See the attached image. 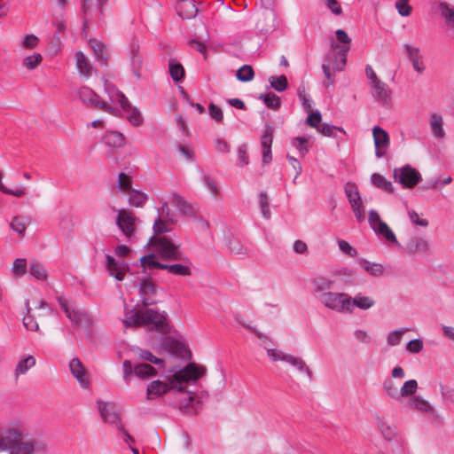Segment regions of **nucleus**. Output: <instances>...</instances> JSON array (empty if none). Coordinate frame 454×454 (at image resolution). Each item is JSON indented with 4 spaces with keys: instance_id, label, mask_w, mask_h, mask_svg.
Instances as JSON below:
<instances>
[{
    "instance_id": "2",
    "label": "nucleus",
    "mask_w": 454,
    "mask_h": 454,
    "mask_svg": "<svg viewBox=\"0 0 454 454\" xmlns=\"http://www.w3.org/2000/svg\"><path fill=\"white\" fill-rule=\"evenodd\" d=\"M206 372L202 366H197L195 364L191 363L184 369L175 372L173 377L170 379L171 388H175V401L172 403L174 407L178 408L181 411L188 414L196 413V411H192L191 405L193 403V396L184 391L183 387L184 383L190 381H196Z\"/></svg>"
},
{
    "instance_id": "23",
    "label": "nucleus",
    "mask_w": 454,
    "mask_h": 454,
    "mask_svg": "<svg viewBox=\"0 0 454 454\" xmlns=\"http://www.w3.org/2000/svg\"><path fill=\"white\" fill-rule=\"evenodd\" d=\"M105 90L108 94L111 101L118 102L123 111L130 109V104L125 95L121 92L114 85L109 84L106 81L105 82Z\"/></svg>"
},
{
    "instance_id": "39",
    "label": "nucleus",
    "mask_w": 454,
    "mask_h": 454,
    "mask_svg": "<svg viewBox=\"0 0 454 454\" xmlns=\"http://www.w3.org/2000/svg\"><path fill=\"white\" fill-rule=\"evenodd\" d=\"M168 69L170 76L174 82H178L183 81L184 77V69L179 62L173 59H169Z\"/></svg>"
},
{
    "instance_id": "25",
    "label": "nucleus",
    "mask_w": 454,
    "mask_h": 454,
    "mask_svg": "<svg viewBox=\"0 0 454 454\" xmlns=\"http://www.w3.org/2000/svg\"><path fill=\"white\" fill-rule=\"evenodd\" d=\"M138 45L132 44L130 49V66L134 76L140 78L142 69L144 66L143 57L138 51Z\"/></svg>"
},
{
    "instance_id": "34",
    "label": "nucleus",
    "mask_w": 454,
    "mask_h": 454,
    "mask_svg": "<svg viewBox=\"0 0 454 454\" xmlns=\"http://www.w3.org/2000/svg\"><path fill=\"white\" fill-rule=\"evenodd\" d=\"M408 404L411 408H413L417 411H419L421 412L430 413V414L434 413V409L433 408V406L427 400L422 398L421 396H419V395L412 396L411 398L409 399Z\"/></svg>"
},
{
    "instance_id": "26",
    "label": "nucleus",
    "mask_w": 454,
    "mask_h": 454,
    "mask_svg": "<svg viewBox=\"0 0 454 454\" xmlns=\"http://www.w3.org/2000/svg\"><path fill=\"white\" fill-rule=\"evenodd\" d=\"M405 52L407 57L412 63V67L418 73H422L425 69L422 56L419 53V49L413 47L410 44H404Z\"/></svg>"
},
{
    "instance_id": "24",
    "label": "nucleus",
    "mask_w": 454,
    "mask_h": 454,
    "mask_svg": "<svg viewBox=\"0 0 454 454\" xmlns=\"http://www.w3.org/2000/svg\"><path fill=\"white\" fill-rule=\"evenodd\" d=\"M176 11L183 19H192L198 13L194 0H179L176 4Z\"/></svg>"
},
{
    "instance_id": "61",
    "label": "nucleus",
    "mask_w": 454,
    "mask_h": 454,
    "mask_svg": "<svg viewBox=\"0 0 454 454\" xmlns=\"http://www.w3.org/2000/svg\"><path fill=\"white\" fill-rule=\"evenodd\" d=\"M266 349H267L268 356L274 362L283 361V362L286 363L288 356L290 355V354H286V353L282 352L281 350L275 349V348H266Z\"/></svg>"
},
{
    "instance_id": "19",
    "label": "nucleus",
    "mask_w": 454,
    "mask_h": 454,
    "mask_svg": "<svg viewBox=\"0 0 454 454\" xmlns=\"http://www.w3.org/2000/svg\"><path fill=\"white\" fill-rule=\"evenodd\" d=\"M69 369L82 388L90 386L89 373L79 358H73L70 361Z\"/></svg>"
},
{
    "instance_id": "53",
    "label": "nucleus",
    "mask_w": 454,
    "mask_h": 454,
    "mask_svg": "<svg viewBox=\"0 0 454 454\" xmlns=\"http://www.w3.org/2000/svg\"><path fill=\"white\" fill-rule=\"evenodd\" d=\"M43 60L41 54L34 53L32 55L27 56L23 59V66L28 70L35 69Z\"/></svg>"
},
{
    "instance_id": "27",
    "label": "nucleus",
    "mask_w": 454,
    "mask_h": 454,
    "mask_svg": "<svg viewBox=\"0 0 454 454\" xmlns=\"http://www.w3.org/2000/svg\"><path fill=\"white\" fill-rule=\"evenodd\" d=\"M90 45L94 51L98 62L102 66H106L109 58L106 46L96 39H90Z\"/></svg>"
},
{
    "instance_id": "64",
    "label": "nucleus",
    "mask_w": 454,
    "mask_h": 454,
    "mask_svg": "<svg viewBox=\"0 0 454 454\" xmlns=\"http://www.w3.org/2000/svg\"><path fill=\"white\" fill-rule=\"evenodd\" d=\"M440 9L446 21L454 26V10L450 8L445 3L440 4Z\"/></svg>"
},
{
    "instance_id": "10",
    "label": "nucleus",
    "mask_w": 454,
    "mask_h": 454,
    "mask_svg": "<svg viewBox=\"0 0 454 454\" xmlns=\"http://www.w3.org/2000/svg\"><path fill=\"white\" fill-rule=\"evenodd\" d=\"M113 209L117 213L115 223L119 231L127 239H133L136 232V225L137 221V217L133 215L132 212L127 209H116L115 207H113Z\"/></svg>"
},
{
    "instance_id": "44",
    "label": "nucleus",
    "mask_w": 454,
    "mask_h": 454,
    "mask_svg": "<svg viewBox=\"0 0 454 454\" xmlns=\"http://www.w3.org/2000/svg\"><path fill=\"white\" fill-rule=\"evenodd\" d=\"M344 192L350 205L362 200L357 186L355 184L347 183L344 187Z\"/></svg>"
},
{
    "instance_id": "36",
    "label": "nucleus",
    "mask_w": 454,
    "mask_h": 454,
    "mask_svg": "<svg viewBox=\"0 0 454 454\" xmlns=\"http://www.w3.org/2000/svg\"><path fill=\"white\" fill-rule=\"evenodd\" d=\"M443 121L441 115L434 114L430 118V128L434 136L437 138H443L445 132L443 129Z\"/></svg>"
},
{
    "instance_id": "5",
    "label": "nucleus",
    "mask_w": 454,
    "mask_h": 454,
    "mask_svg": "<svg viewBox=\"0 0 454 454\" xmlns=\"http://www.w3.org/2000/svg\"><path fill=\"white\" fill-rule=\"evenodd\" d=\"M335 34L337 40L342 43V45L339 46L334 41H333L332 48L338 51L334 56L333 67L330 60L324 61L322 65L325 77L328 81L327 82H325V86L326 88H328L329 85H333L334 73L336 71L343 70L347 62V53L350 50L351 39L348 34L342 29H338Z\"/></svg>"
},
{
    "instance_id": "40",
    "label": "nucleus",
    "mask_w": 454,
    "mask_h": 454,
    "mask_svg": "<svg viewBox=\"0 0 454 454\" xmlns=\"http://www.w3.org/2000/svg\"><path fill=\"white\" fill-rule=\"evenodd\" d=\"M147 200L148 196L141 191L133 189L129 192V203L132 207H142Z\"/></svg>"
},
{
    "instance_id": "43",
    "label": "nucleus",
    "mask_w": 454,
    "mask_h": 454,
    "mask_svg": "<svg viewBox=\"0 0 454 454\" xmlns=\"http://www.w3.org/2000/svg\"><path fill=\"white\" fill-rule=\"evenodd\" d=\"M360 264L363 269L372 276L379 277L384 272V267L380 263L372 262L367 260H361Z\"/></svg>"
},
{
    "instance_id": "38",
    "label": "nucleus",
    "mask_w": 454,
    "mask_h": 454,
    "mask_svg": "<svg viewBox=\"0 0 454 454\" xmlns=\"http://www.w3.org/2000/svg\"><path fill=\"white\" fill-rule=\"evenodd\" d=\"M157 371L148 364H137L134 365V374L142 380L156 375Z\"/></svg>"
},
{
    "instance_id": "42",
    "label": "nucleus",
    "mask_w": 454,
    "mask_h": 454,
    "mask_svg": "<svg viewBox=\"0 0 454 454\" xmlns=\"http://www.w3.org/2000/svg\"><path fill=\"white\" fill-rule=\"evenodd\" d=\"M383 390L385 392V394L394 399V400H399L400 399V393H399V388L397 387V385L395 383V381L390 379V378H387L384 382H383Z\"/></svg>"
},
{
    "instance_id": "51",
    "label": "nucleus",
    "mask_w": 454,
    "mask_h": 454,
    "mask_svg": "<svg viewBox=\"0 0 454 454\" xmlns=\"http://www.w3.org/2000/svg\"><path fill=\"white\" fill-rule=\"evenodd\" d=\"M254 72L251 66L244 65L241 67L236 74L238 80L241 82H249L254 79Z\"/></svg>"
},
{
    "instance_id": "41",
    "label": "nucleus",
    "mask_w": 454,
    "mask_h": 454,
    "mask_svg": "<svg viewBox=\"0 0 454 454\" xmlns=\"http://www.w3.org/2000/svg\"><path fill=\"white\" fill-rule=\"evenodd\" d=\"M372 184L380 189H383L384 191L392 193L394 192V186L392 183L388 180H387L383 176L380 174L374 173L372 175Z\"/></svg>"
},
{
    "instance_id": "49",
    "label": "nucleus",
    "mask_w": 454,
    "mask_h": 454,
    "mask_svg": "<svg viewBox=\"0 0 454 454\" xmlns=\"http://www.w3.org/2000/svg\"><path fill=\"white\" fill-rule=\"evenodd\" d=\"M271 88L278 92H282L287 88V79L285 75L270 76L269 78Z\"/></svg>"
},
{
    "instance_id": "48",
    "label": "nucleus",
    "mask_w": 454,
    "mask_h": 454,
    "mask_svg": "<svg viewBox=\"0 0 454 454\" xmlns=\"http://www.w3.org/2000/svg\"><path fill=\"white\" fill-rule=\"evenodd\" d=\"M30 274L38 280H44L47 278L45 268L36 261H33L30 264Z\"/></svg>"
},
{
    "instance_id": "52",
    "label": "nucleus",
    "mask_w": 454,
    "mask_h": 454,
    "mask_svg": "<svg viewBox=\"0 0 454 454\" xmlns=\"http://www.w3.org/2000/svg\"><path fill=\"white\" fill-rule=\"evenodd\" d=\"M27 225V220L21 216H15L11 223V228L20 235H24Z\"/></svg>"
},
{
    "instance_id": "46",
    "label": "nucleus",
    "mask_w": 454,
    "mask_h": 454,
    "mask_svg": "<svg viewBox=\"0 0 454 454\" xmlns=\"http://www.w3.org/2000/svg\"><path fill=\"white\" fill-rule=\"evenodd\" d=\"M132 176L127 175L126 173H120L118 177V188L119 191L124 193H129L133 189L132 185Z\"/></svg>"
},
{
    "instance_id": "4",
    "label": "nucleus",
    "mask_w": 454,
    "mask_h": 454,
    "mask_svg": "<svg viewBox=\"0 0 454 454\" xmlns=\"http://www.w3.org/2000/svg\"><path fill=\"white\" fill-rule=\"evenodd\" d=\"M122 324L125 327L153 325L152 330L161 333H168L170 332L167 313L152 309L131 310L129 314L126 315Z\"/></svg>"
},
{
    "instance_id": "9",
    "label": "nucleus",
    "mask_w": 454,
    "mask_h": 454,
    "mask_svg": "<svg viewBox=\"0 0 454 454\" xmlns=\"http://www.w3.org/2000/svg\"><path fill=\"white\" fill-rule=\"evenodd\" d=\"M318 297V301L327 309L336 312H352L351 297L343 292H328Z\"/></svg>"
},
{
    "instance_id": "56",
    "label": "nucleus",
    "mask_w": 454,
    "mask_h": 454,
    "mask_svg": "<svg viewBox=\"0 0 454 454\" xmlns=\"http://www.w3.org/2000/svg\"><path fill=\"white\" fill-rule=\"evenodd\" d=\"M138 356L140 359L148 361L152 364L163 366L164 361L160 358L156 357L152 352L145 349H138Z\"/></svg>"
},
{
    "instance_id": "7",
    "label": "nucleus",
    "mask_w": 454,
    "mask_h": 454,
    "mask_svg": "<svg viewBox=\"0 0 454 454\" xmlns=\"http://www.w3.org/2000/svg\"><path fill=\"white\" fill-rule=\"evenodd\" d=\"M12 427L20 430V435L11 441L10 448L7 451L11 454H33L39 450L40 443L35 439H27L28 432L26 426L20 421H12Z\"/></svg>"
},
{
    "instance_id": "12",
    "label": "nucleus",
    "mask_w": 454,
    "mask_h": 454,
    "mask_svg": "<svg viewBox=\"0 0 454 454\" xmlns=\"http://www.w3.org/2000/svg\"><path fill=\"white\" fill-rule=\"evenodd\" d=\"M394 178L403 187L412 188L419 183L421 176L414 168L406 165L394 170Z\"/></svg>"
},
{
    "instance_id": "59",
    "label": "nucleus",
    "mask_w": 454,
    "mask_h": 454,
    "mask_svg": "<svg viewBox=\"0 0 454 454\" xmlns=\"http://www.w3.org/2000/svg\"><path fill=\"white\" fill-rule=\"evenodd\" d=\"M228 248L232 254H235V255H245L246 254V251H245L243 246L236 239H231L229 240Z\"/></svg>"
},
{
    "instance_id": "37",
    "label": "nucleus",
    "mask_w": 454,
    "mask_h": 454,
    "mask_svg": "<svg viewBox=\"0 0 454 454\" xmlns=\"http://www.w3.org/2000/svg\"><path fill=\"white\" fill-rule=\"evenodd\" d=\"M375 304L374 300L372 297L364 296L362 294H357L355 297H351V307H356L360 309H369Z\"/></svg>"
},
{
    "instance_id": "14",
    "label": "nucleus",
    "mask_w": 454,
    "mask_h": 454,
    "mask_svg": "<svg viewBox=\"0 0 454 454\" xmlns=\"http://www.w3.org/2000/svg\"><path fill=\"white\" fill-rule=\"evenodd\" d=\"M273 134L274 128L270 124L266 123L261 137L262 162L264 164L270 162L272 160L271 145L273 143Z\"/></svg>"
},
{
    "instance_id": "6",
    "label": "nucleus",
    "mask_w": 454,
    "mask_h": 454,
    "mask_svg": "<svg viewBox=\"0 0 454 454\" xmlns=\"http://www.w3.org/2000/svg\"><path fill=\"white\" fill-rule=\"evenodd\" d=\"M353 271L348 269H342L333 271L329 275H321L311 280L313 291L318 294H327L332 289H343L347 285L353 282Z\"/></svg>"
},
{
    "instance_id": "54",
    "label": "nucleus",
    "mask_w": 454,
    "mask_h": 454,
    "mask_svg": "<svg viewBox=\"0 0 454 454\" xmlns=\"http://www.w3.org/2000/svg\"><path fill=\"white\" fill-rule=\"evenodd\" d=\"M292 145L298 149L302 157H304L309 150V141L303 137H294L292 141Z\"/></svg>"
},
{
    "instance_id": "35",
    "label": "nucleus",
    "mask_w": 454,
    "mask_h": 454,
    "mask_svg": "<svg viewBox=\"0 0 454 454\" xmlns=\"http://www.w3.org/2000/svg\"><path fill=\"white\" fill-rule=\"evenodd\" d=\"M286 363L295 367L300 372L306 373L309 380L313 378V372L302 358L289 355Z\"/></svg>"
},
{
    "instance_id": "31",
    "label": "nucleus",
    "mask_w": 454,
    "mask_h": 454,
    "mask_svg": "<svg viewBox=\"0 0 454 454\" xmlns=\"http://www.w3.org/2000/svg\"><path fill=\"white\" fill-rule=\"evenodd\" d=\"M35 365V358L33 356H27L22 357L16 365L14 370V378L16 380L20 375L26 374L29 369Z\"/></svg>"
},
{
    "instance_id": "50",
    "label": "nucleus",
    "mask_w": 454,
    "mask_h": 454,
    "mask_svg": "<svg viewBox=\"0 0 454 454\" xmlns=\"http://www.w3.org/2000/svg\"><path fill=\"white\" fill-rule=\"evenodd\" d=\"M318 131L324 136L333 137H337L338 131L344 135L346 134V131L344 130V129H342L340 127L334 126V125H331L328 123H323L319 127Z\"/></svg>"
},
{
    "instance_id": "58",
    "label": "nucleus",
    "mask_w": 454,
    "mask_h": 454,
    "mask_svg": "<svg viewBox=\"0 0 454 454\" xmlns=\"http://www.w3.org/2000/svg\"><path fill=\"white\" fill-rule=\"evenodd\" d=\"M127 113H129L127 116V119L133 126H140L143 122V117L140 114V112L136 108L132 107L130 106V109L126 111Z\"/></svg>"
},
{
    "instance_id": "57",
    "label": "nucleus",
    "mask_w": 454,
    "mask_h": 454,
    "mask_svg": "<svg viewBox=\"0 0 454 454\" xmlns=\"http://www.w3.org/2000/svg\"><path fill=\"white\" fill-rule=\"evenodd\" d=\"M26 307L27 309V314L23 317V325L29 331H37L39 325L37 322L34 319V317L30 315V308L29 302H26Z\"/></svg>"
},
{
    "instance_id": "45",
    "label": "nucleus",
    "mask_w": 454,
    "mask_h": 454,
    "mask_svg": "<svg viewBox=\"0 0 454 454\" xmlns=\"http://www.w3.org/2000/svg\"><path fill=\"white\" fill-rule=\"evenodd\" d=\"M259 98L262 99L269 108L276 110L280 107V98L275 93L261 94Z\"/></svg>"
},
{
    "instance_id": "33",
    "label": "nucleus",
    "mask_w": 454,
    "mask_h": 454,
    "mask_svg": "<svg viewBox=\"0 0 454 454\" xmlns=\"http://www.w3.org/2000/svg\"><path fill=\"white\" fill-rule=\"evenodd\" d=\"M407 250L411 254L416 252L426 254L430 251V245L424 238H413L409 240L407 244Z\"/></svg>"
},
{
    "instance_id": "63",
    "label": "nucleus",
    "mask_w": 454,
    "mask_h": 454,
    "mask_svg": "<svg viewBox=\"0 0 454 454\" xmlns=\"http://www.w3.org/2000/svg\"><path fill=\"white\" fill-rule=\"evenodd\" d=\"M408 2L409 0H398L396 2L395 7L401 16L407 17L411 13L412 9Z\"/></svg>"
},
{
    "instance_id": "30",
    "label": "nucleus",
    "mask_w": 454,
    "mask_h": 454,
    "mask_svg": "<svg viewBox=\"0 0 454 454\" xmlns=\"http://www.w3.org/2000/svg\"><path fill=\"white\" fill-rule=\"evenodd\" d=\"M75 59L76 67L79 74L85 76L86 78L90 77L92 74L93 67L86 56L82 51H78L75 54Z\"/></svg>"
},
{
    "instance_id": "20",
    "label": "nucleus",
    "mask_w": 454,
    "mask_h": 454,
    "mask_svg": "<svg viewBox=\"0 0 454 454\" xmlns=\"http://www.w3.org/2000/svg\"><path fill=\"white\" fill-rule=\"evenodd\" d=\"M377 428L382 437L388 441H400V434L397 427L394 424H389L386 419L377 417Z\"/></svg>"
},
{
    "instance_id": "1",
    "label": "nucleus",
    "mask_w": 454,
    "mask_h": 454,
    "mask_svg": "<svg viewBox=\"0 0 454 454\" xmlns=\"http://www.w3.org/2000/svg\"><path fill=\"white\" fill-rule=\"evenodd\" d=\"M150 241L153 249L161 259L181 262L183 263H161L154 260V254H149L147 256H143L140 259L141 264L144 268L149 267L166 270L170 274L176 276L185 277L192 274L191 268L187 265L189 263V259L180 249V243L174 241L168 236L152 237Z\"/></svg>"
},
{
    "instance_id": "21",
    "label": "nucleus",
    "mask_w": 454,
    "mask_h": 454,
    "mask_svg": "<svg viewBox=\"0 0 454 454\" xmlns=\"http://www.w3.org/2000/svg\"><path fill=\"white\" fill-rule=\"evenodd\" d=\"M107 270L111 276L119 281H121L124 277L128 265L123 260H115L113 256L106 255Z\"/></svg>"
},
{
    "instance_id": "32",
    "label": "nucleus",
    "mask_w": 454,
    "mask_h": 454,
    "mask_svg": "<svg viewBox=\"0 0 454 454\" xmlns=\"http://www.w3.org/2000/svg\"><path fill=\"white\" fill-rule=\"evenodd\" d=\"M105 145L111 148H120L125 144V137L122 133L109 131L103 137Z\"/></svg>"
},
{
    "instance_id": "55",
    "label": "nucleus",
    "mask_w": 454,
    "mask_h": 454,
    "mask_svg": "<svg viewBox=\"0 0 454 454\" xmlns=\"http://www.w3.org/2000/svg\"><path fill=\"white\" fill-rule=\"evenodd\" d=\"M163 346L172 354H177L181 352L184 347L179 341H176L170 337H166L163 340Z\"/></svg>"
},
{
    "instance_id": "60",
    "label": "nucleus",
    "mask_w": 454,
    "mask_h": 454,
    "mask_svg": "<svg viewBox=\"0 0 454 454\" xmlns=\"http://www.w3.org/2000/svg\"><path fill=\"white\" fill-rule=\"evenodd\" d=\"M406 329H401L390 332L387 337V342L389 346H396L401 342L403 334Z\"/></svg>"
},
{
    "instance_id": "28",
    "label": "nucleus",
    "mask_w": 454,
    "mask_h": 454,
    "mask_svg": "<svg viewBox=\"0 0 454 454\" xmlns=\"http://www.w3.org/2000/svg\"><path fill=\"white\" fill-rule=\"evenodd\" d=\"M172 389L170 381L165 383L159 380H153L147 387V398L151 399L153 396H160Z\"/></svg>"
},
{
    "instance_id": "18",
    "label": "nucleus",
    "mask_w": 454,
    "mask_h": 454,
    "mask_svg": "<svg viewBox=\"0 0 454 454\" xmlns=\"http://www.w3.org/2000/svg\"><path fill=\"white\" fill-rule=\"evenodd\" d=\"M169 202L184 216L192 217L197 213L196 207L177 193L170 194Z\"/></svg>"
},
{
    "instance_id": "17",
    "label": "nucleus",
    "mask_w": 454,
    "mask_h": 454,
    "mask_svg": "<svg viewBox=\"0 0 454 454\" xmlns=\"http://www.w3.org/2000/svg\"><path fill=\"white\" fill-rule=\"evenodd\" d=\"M97 406L103 420L119 427L120 415L114 403L98 401Z\"/></svg>"
},
{
    "instance_id": "22",
    "label": "nucleus",
    "mask_w": 454,
    "mask_h": 454,
    "mask_svg": "<svg viewBox=\"0 0 454 454\" xmlns=\"http://www.w3.org/2000/svg\"><path fill=\"white\" fill-rule=\"evenodd\" d=\"M156 293V286L151 280H143L139 286V294L142 303L145 307H148L156 303V301L150 296Z\"/></svg>"
},
{
    "instance_id": "16",
    "label": "nucleus",
    "mask_w": 454,
    "mask_h": 454,
    "mask_svg": "<svg viewBox=\"0 0 454 454\" xmlns=\"http://www.w3.org/2000/svg\"><path fill=\"white\" fill-rule=\"evenodd\" d=\"M372 136L376 148L375 155L378 158H381L385 155L386 150L389 145V136L386 130L379 126L373 128Z\"/></svg>"
},
{
    "instance_id": "47",
    "label": "nucleus",
    "mask_w": 454,
    "mask_h": 454,
    "mask_svg": "<svg viewBox=\"0 0 454 454\" xmlns=\"http://www.w3.org/2000/svg\"><path fill=\"white\" fill-rule=\"evenodd\" d=\"M418 389V382L416 380H410L403 383V387L399 389L400 399L402 397L411 396L416 393Z\"/></svg>"
},
{
    "instance_id": "11",
    "label": "nucleus",
    "mask_w": 454,
    "mask_h": 454,
    "mask_svg": "<svg viewBox=\"0 0 454 454\" xmlns=\"http://www.w3.org/2000/svg\"><path fill=\"white\" fill-rule=\"evenodd\" d=\"M79 98L82 103L89 105L92 107L103 110L111 114H115V112L112 106H110L106 101L101 100L99 96L96 94L89 87H82L78 90Z\"/></svg>"
},
{
    "instance_id": "15",
    "label": "nucleus",
    "mask_w": 454,
    "mask_h": 454,
    "mask_svg": "<svg viewBox=\"0 0 454 454\" xmlns=\"http://www.w3.org/2000/svg\"><path fill=\"white\" fill-rule=\"evenodd\" d=\"M20 433L19 428L12 427V421L0 426V453L7 451L10 448L11 441L20 436Z\"/></svg>"
},
{
    "instance_id": "29",
    "label": "nucleus",
    "mask_w": 454,
    "mask_h": 454,
    "mask_svg": "<svg viewBox=\"0 0 454 454\" xmlns=\"http://www.w3.org/2000/svg\"><path fill=\"white\" fill-rule=\"evenodd\" d=\"M58 301H59L61 309L66 313L67 318L72 323H74L75 325H79L82 322L83 314L81 311L71 309L67 301L64 297H61V296L59 297Z\"/></svg>"
},
{
    "instance_id": "62",
    "label": "nucleus",
    "mask_w": 454,
    "mask_h": 454,
    "mask_svg": "<svg viewBox=\"0 0 454 454\" xmlns=\"http://www.w3.org/2000/svg\"><path fill=\"white\" fill-rule=\"evenodd\" d=\"M13 273L22 276L27 272V260L23 258L16 259L12 265Z\"/></svg>"
},
{
    "instance_id": "13",
    "label": "nucleus",
    "mask_w": 454,
    "mask_h": 454,
    "mask_svg": "<svg viewBox=\"0 0 454 454\" xmlns=\"http://www.w3.org/2000/svg\"><path fill=\"white\" fill-rule=\"evenodd\" d=\"M368 222L372 229L378 234L383 236L387 240L397 243L395 233L388 225L380 219L379 213L372 209L368 214Z\"/></svg>"
},
{
    "instance_id": "8",
    "label": "nucleus",
    "mask_w": 454,
    "mask_h": 454,
    "mask_svg": "<svg viewBox=\"0 0 454 454\" xmlns=\"http://www.w3.org/2000/svg\"><path fill=\"white\" fill-rule=\"evenodd\" d=\"M365 74L369 80V86L373 98L383 106H389L392 100V90L377 76L370 65L365 67Z\"/></svg>"
},
{
    "instance_id": "3",
    "label": "nucleus",
    "mask_w": 454,
    "mask_h": 454,
    "mask_svg": "<svg viewBox=\"0 0 454 454\" xmlns=\"http://www.w3.org/2000/svg\"><path fill=\"white\" fill-rule=\"evenodd\" d=\"M206 372L202 366H197L195 364L191 363L184 369L175 372L173 377L170 379L171 388H175V401L172 403L174 407L178 408L181 411L188 414L196 413V411H192L191 405L193 403V396L184 391L183 387L184 383L190 381H196Z\"/></svg>"
}]
</instances>
